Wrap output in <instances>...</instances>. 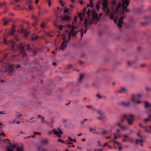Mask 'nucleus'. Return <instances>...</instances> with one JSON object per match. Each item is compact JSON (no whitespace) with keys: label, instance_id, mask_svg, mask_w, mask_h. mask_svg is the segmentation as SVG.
Masks as SVG:
<instances>
[{"label":"nucleus","instance_id":"nucleus-56","mask_svg":"<svg viewBox=\"0 0 151 151\" xmlns=\"http://www.w3.org/2000/svg\"><path fill=\"white\" fill-rule=\"evenodd\" d=\"M65 144H72L73 143L72 142H68V141H65L64 142H63Z\"/></svg>","mask_w":151,"mask_h":151},{"label":"nucleus","instance_id":"nucleus-6","mask_svg":"<svg viewBox=\"0 0 151 151\" xmlns=\"http://www.w3.org/2000/svg\"><path fill=\"white\" fill-rule=\"evenodd\" d=\"M57 129L59 132H58V131H56L55 128H54L53 130L48 132L49 134H51L53 132L55 135H57L59 137H61L60 134H62L63 133V132L59 127L57 128Z\"/></svg>","mask_w":151,"mask_h":151},{"label":"nucleus","instance_id":"nucleus-62","mask_svg":"<svg viewBox=\"0 0 151 151\" xmlns=\"http://www.w3.org/2000/svg\"><path fill=\"white\" fill-rule=\"evenodd\" d=\"M96 96L98 97L99 99H101V98L102 97L99 94H97L96 95Z\"/></svg>","mask_w":151,"mask_h":151},{"label":"nucleus","instance_id":"nucleus-2","mask_svg":"<svg viewBox=\"0 0 151 151\" xmlns=\"http://www.w3.org/2000/svg\"><path fill=\"white\" fill-rule=\"evenodd\" d=\"M129 0H123V2L122 4H121V3L119 2L114 10L115 12L118 13L119 12V9L122 6L123 8V12H124L125 10H126V12H129V10L127 9V6L129 4Z\"/></svg>","mask_w":151,"mask_h":151},{"label":"nucleus","instance_id":"nucleus-18","mask_svg":"<svg viewBox=\"0 0 151 151\" xmlns=\"http://www.w3.org/2000/svg\"><path fill=\"white\" fill-rule=\"evenodd\" d=\"M92 14H93V19H96L98 18V14L96 13L95 11H93L92 12Z\"/></svg>","mask_w":151,"mask_h":151},{"label":"nucleus","instance_id":"nucleus-15","mask_svg":"<svg viewBox=\"0 0 151 151\" xmlns=\"http://www.w3.org/2000/svg\"><path fill=\"white\" fill-rule=\"evenodd\" d=\"M116 0H113L112 2V5L113 6V10H114V8L118 6Z\"/></svg>","mask_w":151,"mask_h":151},{"label":"nucleus","instance_id":"nucleus-12","mask_svg":"<svg viewBox=\"0 0 151 151\" xmlns=\"http://www.w3.org/2000/svg\"><path fill=\"white\" fill-rule=\"evenodd\" d=\"M107 0H103V1H104L102 3V4L103 5V9L104 11H106V9H107L108 7V2L107 1Z\"/></svg>","mask_w":151,"mask_h":151},{"label":"nucleus","instance_id":"nucleus-34","mask_svg":"<svg viewBox=\"0 0 151 151\" xmlns=\"http://www.w3.org/2000/svg\"><path fill=\"white\" fill-rule=\"evenodd\" d=\"M142 127L145 129V130L146 132H149V133H151V132L147 128L146 126H142Z\"/></svg>","mask_w":151,"mask_h":151},{"label":"nucleus","instance_id":"nucleus-30","mask_svg":"<svg viewBox=\"0 0 151 151\" xmlns=\"http://www.w3.org/2000/svg\"><path fill=\"white\" fill-rule=\"evenodd\" d=\"M57 27L59 29L60 31L64 27L63 26L60 25H58Z\"/></svg>","mask_w":151,"mask_h":151},{"label":"nucleus","instance_id":"nucleus-41","mask_svg":"<svg viewBox=\"0 0 151 151\" xmlns=\"http://www.w3.org/2000/svg\"><path fill=\"white\" fill-rule=\"evenodd\" d=\"M91 12V10L89 9H88V11L86 12V14H88V16H89Z\"/></svg>","mask_w":151,"mask_h":151},{"label":"nucleus","instance_id":"nucleus-42","mask_svg":"<svg viewBox=\"0 0 151 151\" xmlns=\"http://www.w3.org/2000/svg\"><path fill=\"white\" fill-rule=\"evenodd\" d=\"M88 22V20L86 19L84 21V24L85 27H87V23Z\"/></svg>","mask_w":151,"mask_h":151},{"label":"nucleus","instance_id":"nucleus-50","mask_svg":"<svg viewBox=\"0 0 151 151\" xmlns=\"http://www.w3.org/2000/svg\"><path fill=\"white\" fill-rule=\"evenodd\" d=\"M113 142L115 143L116 144V145H121V144L120 143H119V142H116V141H115L114 140H113Z\"/></svg>","mask_w":151,"mask_h":151},{"label":"nucleus","instance_id":"nucleus-35","mask_svg":"<svg viewBox=\"0 0 151 151\" xmlns=\"http://www.w3.org/2000/svg\"><path fill=\"white\" fill-rule=\"evenodd\" d=\"M79 32H80V30L78 31H76L75 32H73V33H72L71 35H72L73 37H74Z\"/></svg>","mask_w":151,"mask_h":151},{"label":"nucleus","instance_id":"nucleus-48","mask_svg":"<svg viewBox=\"0 0 151 151\" xmlns=\"http://www.w3.org/2000/svg\"><path fill=\"white\" fill-rule=\"evenodd\" d=\"M121 129L123 130H124L127 127L125 126H122L120 127Z\"/></svg>","mask_w":151,"mask_h":151},{"label":"nucleus","instance_id":"nucleus-14","mask_svg":"<svg viewBox=\"0 0 151 151\" xmlns=\"http://www.w3.org/2000/svg\"><path fill=\"white\" fill-rule=\"evenodd\" d=\"M62 19L63 21H69L71 19V18L68 16L65 15L62 17Z\"/></svg>","mask_w":151,"mask_h":151},{"label":"nucleus","instance_id":"nucleus-23","mask_svg":"<svg viewBox=\"0 0 151 151\" xmlns=\"http://www.w3.org/2000/svg\"><path fill=\"white\" fill-rule=\"evenodd\" d=\"M6 4V3L4 1H3L2 2L0 3V7H1L3 6H5Z\"/></svg>","mask_w":151,"mask_h":151},{"label":"nucleus","instance_id":"nucleus-25","mask_svg":"<svg viewBox=\"0 0 151 151\" xmlns=\"http://www.w3.org/2000/svg\"><path fill=\"white\" fill-rule=\"evenodd\" d=\"M105 116L104 114L100 115V116L97 117L98 119L99 120H103V119H105Z\"/></svg>","mask_w":151,"mask_h":151},{"label":"nucleus","instance_id":"nucleus-44","mask_svg":"<svg viewBox=\"0 0 151 151\" xmlns=\"http://www.w3.org/2000/svg\"><path fill=\"white\" fill-rule=\"evenodd\" d=\"M148 24L146 22H142L141 23V24L142 25H147Z\"/></svg>","mask_w":151,"mask_h":151},{"label":"nucleus","instance_id":"nucleus-53","mask_svg":"<svg viewBox=\"0 0 151 151\" xmlns=\"http://www.w3.org/2000/svg\"><path fill=\"white\" fill-rule=\"evenodd\" d=\"M14 67L15 68H19L20 67V65L19 64H17L16 65H15L14 66Z\"/></svg>","mask_w":151,"mask_h":151},{"label":"nucleus","instance_id":"nucleus-51","mask_svg":"<svg viewBox=\"0 0 151 151\" xmlns=\"http://www.w3.org/2000/svg\"><path fill=\"white\" fill-rule=\"evenodd\" d=\"M33 137V136H28V137H24V139H27V138H31V137Z\"/></svg>","mask_w":151,"mask_h":151},{"label":"nucleus","instance_id":"nucleus-1","mask_svg":"<svg viewBox=\"0 0 151 151\" xmlns=\"http://www.w3.org/2000/svg\"><path fill=\"white\" fill-rule=\"evenodd\" d=\"M18 48L20 49V51L22 54V62H24V58L25 57L27 56L25 50V47H26L27 50L28 51H32L33 52V55H35L36 54V52L35 49H33L30 46L29 44L26 45L23 44H21L18 46Z\"/></svg>","mask_w":151,"mask_h":151},{"label":"nucleus","instance_id":"nucleus-43","mask_svg":"<svg viewBox=\"0 0 151 151\" xmlns=\"http://www.w3.org/2000/svg\"><path fill=\"white\" fill-rule=\"evenodd\" d=\"M69 11V9H65L64 10L63 13L65 14L66 13H68Z\"/></svg>","mask_w":151,"mask_h":151},{"label":"nucleus","instance_id":"nucleus-63","mask_svg":"<svg viewBox=\"0 0 151 151\" xmlns=\"http://www.w3.org/2000/svg\"><path fill=\"white\" fill-rule=\"evenodd\" d=\"M86 107L87 108H89L91 109H93V107L91 106L87 105L86 106Z\"/></svg>","mask_w":151,"mask_h":151},{"label":"nucleus","instance_id":"nucleus-32","mask_svg":"<svg viewBox=\"0 0 151 151\" xmlns=\"http://www.w3.org/2000/svg\"><path fill=\"white\" fill-rule=\"evenodd\" d=\"M41 134V133L40 132H35L33 133V135H32V136H33V137L32 138L34 137H35V136L37 134L38 135H40Z\"/></svg>","mask_w":151,"mask_h":151},{"label":"nucleus","instance_id":"nucleus-39","mask_svg":"<svg viewBox=\"0 0 151 151\" xmlns=\"http://www.w3.org/2000/svg\"><path fill=\"white\" fill-rule=\"evenodd\" d=\"M71 35H70V33L69 34V36H68V40H66V41L67 42V43L68 42H69Z\"/></svg>","mask_w":151,"mask_h":151},{"label":"nucleus","instance_id":"nucleus-29","mask_svg":"<svg viewBox=\"0 0 151 151\" xmlns=\"http://www.w3.org/2000/svg\"><path fill=\"white\" fill-rule=\"evenodd\" d=\"M114 12H111V13L110 15V18L111 19H114Z\"/></svg>","mask_w":151,"mask_h":151},{"label":"nucleus","instance_id":"nucleus-54","mask_svg":"<svg viewBox=\"0 0 151 151\" xmlns=\"http://www.w3.org/2000/svg\"><path fill=\"white\" fill-rule=\"evenodd\" d=\"M137 135L138 137L140 138H142V135H140L139 132L137 133Z\"/></svg>","mask_w":151,"mask_h":151},{"label":"nucleus","instance_id":"nucleus-36","mask_svg":"<svg viewBox=\"0 0 151 151\" xmlns=\"http://www.w3.org/2000/svg\"><path fill=\"white\" fill-rule=\"evenodd\" d=\"M97 113L100 115H104V114H103L101 111L100 110H99L97 111Z\"/></svg>","mask_w":151,"mask_h":151},{"label":"nucleus","instance_id":"nucleus-40","mask_svg":"<svg viewBox=\"0 0 151 151\" xmlns=\"http://www.w3.org/2000/svg\"><path fill=\"white\" fill-rule=\"evenodd\" d=\"M80 31L81 32V38H82L83 36V29L80 30Z\"/></svg>","mask_w":151,"mask_h":151},{"label":"nucleus","instance_id":"nucleus-10","mask_svg":"<svg viewBox=\"0 0 151 151\" xmlns=\"http://www.w3.org/2000/svg\"><path fill=\"white\" fill-rule=\"evenodd\" d=\"M14 68L11 65H8L6 67V70L9 73H12L14 72Z\"/></svg>","mask_w":151,"mask_h":151},{"label":"nucleus","instance_id":"nucleus-7","mask_svg":"<svg viewBox=\"0 0 151 151\" xmlns=\"http://www.w3.org/2000/svg\"><path fill=\"white\" fill-rule=\"evenodd\" d=\"M117 104L119 106L124 107H129L131 105V102L130 101L124 102V101H122L118 102Z\"/></svg>","mask_w":151,"mask_h":151},{"label":"nucleus","instance_id":"nucleus-27","mask_svg":"<svg viewBox=\"0 0 151 151\" xmlns=\"http://www.w3.org/2000/svg\"><path fill=\"white\" fill-rule=\"evenodd\" d=\"M38 37L37 36H33L32 37L31 40L34 41L37 39Z\"/></svg>","mask_w":151,"mask_h":151},{"label":"nucleus","instance_id":"nucleus-61","mask_svg":"<svg viewBox=\"0 0 151 151\" xmlns=\"http://www.w3.org/2000/svg\"><path fill=\"white\" fill-rule=\"evenodd\" d=\"M89 87V85L88 83H86L85 85V87L86 88H88Z\"/></svg>","mask_w":151,"mask_h":151},{"label":"nucleus","instance_id":"nucleus-17","mask_svg":"<svg viewBox=\"0 0 151 151\" xmlns=\"http://www.w3.org/2000/svg\"><path fill=\"white\" fill-rule=\"evenodd\" d=\"M145 104L144 107L146 109H147L149 107H150L151 104L147 101H144Z\"/></svg>","mask_w":151,"mask_h":151},{"label":"nucleus","instance_id":"nucleus-20","mask_svg":"<svg viewBox=\"0 0 151 151\" xmlns=\"http://www.w3.org/2000/svg\"><path fill=\"white\" fill-rule=\"evenodd\" d=\"M127 91L126 89L124 88H122L118 91V92L120 93H122L124 92Z\"/></svg>","mask_w":151,"mask_h":151},{"label":"nucleus","instance_id":"nucleus-4","mask_svg":"<svg viewBox=\"0 0 151 151\" xmlns=\"http://www.w3.org/2000/svg\"><path fill=\"white\" fill-rule=\"evenodd\" d=\"M47 145V140L46 139H43L39 145V150L40 151H45V148Z\"/></svg>","mask_w":151,"mask_h":151},{"label":"nucleus","instance_id":"nucleus-64","mask_svg":"<svg viewBox=\"0 0 151 151\" xmlns=\"http://www.w3.org/2000/svg\"><path fill=\"white\" fill-rule=\"evenodd\" d=\"M32 18L34 19L36 21H37L38 20L37 18L35 16H33Z\"/></svg>","mask_w":151,"mask_h":151},{"label":"nucleus","instance_id":"nucleus-46","mask_svg":"<svg viewBox=\"0 0 151 151\" xmlns=\"http://www.w3.org/2000/svg\"><path fill=\"white\" fill-rule=\"evenodd\" d=\"M34 117H32V118H31L30 119V122H29L30 123H32L34 122H36V120H34Z\"/></svg>","mask_w":151,"mask_h":151},{"label":"nucleus","instance_id":"nucleus-57","mask_svg":"<svg viewBox=\"0 0 151 151\" xmlns=\"http://www.w3.org/2000/svg\"><path fill=\"white\" fill-rule=\"evenodd\" d=\"M146 90L147 91H151V88H149L147 87L146 88Z\"/></svg>","mask_w":151,"mask_h":151},{"label":"nucleus","instance_id":"nucleus-19","mask_svg":"<svg viewBox=\"0 0 151 151\" xmlns=\"http://www.w3.org/2000/svg\"><path fill=\"white\" fill-rule=\"evenodd\" d=\"M151 118V114H148V118H145L143 119V121L145 122H149L150 121V119Z\"/></svg>","mask_w":151,"mask_h":151},{"label":"nucleus","instance_id":"nucleus-13","mask_svg":"<svg viewBox=\"0 0 151 151\" xmlns=\"http://www.w3.org/2000/svg\"><path fill=\"white\" fill-rule=\"evenodd\" d=\"M124 17H120L119 19V20L118 21V23H117V26L119 28H120L122 27V24L123 23V19H124Z\"/></svg>","mask_w":151,"mask_h":151},{"label":"nucleus","instance_id":"nucleus-38","mask_svg":"<svg viewBox=\"0 0 151 151\" xmlns=\"http://www.w3.org/2000/svg\"><path fill=\"white\" fill-rule=\"evenodd\" d=\"M132 98L131 99V100L133 101L134 102H135V100L134 99V94L132 95Z\"/></svg>","mask_w":151,"mask_h":151},{"label":"nucleus","instance_id":"nucleus-49","mask_svg":"<svg viewBox=\"0 0 151 151\" xmlns=\"http://www.w3.org/2000/svg\"><path fill=\"white\" fill-rule=\"evenodd\" d=\"M39 11L38 13V16H40L41 14V10L40 9H41L40 7H39Z\"/></svg>","mask_w":151,"mask_h":151},{"label":"nucleus","instance_id":"nucleus-8","mask_svg":"<svg viewBox=\"0 0 151 151\" xmlns=\"http://www.w3.org/2000/svg\"><path fill=\"white\" fill-rule=\"evenodd\" d=\"M66 38L64 37L63 40V42L62 43L60 47V49L63 50L66 49L67 47V42L65 40Z\"/></svg>","mask_w":151,"mask_h":151},{"label":"nucleus","instance_id":"nucleus-45","mask_svg":"<svg viewBox=\"0 0 151 151\" xmlns=\"http://www.w3.org/2000/svg\"><path fill=\"white\" fill-rule=\"evenodd\" d=\"M93 131H96V130L95 129H93V128L91 127H90L89 129V131L90 132H92Z\"/></svg>","mask_w":151,"mask_h":151},{"label":"nucleus","instance_id":"nucleus-11","mask_svg":"<svg viewBox=\"0 0 151 151\" xmlns=\"http://www.w3.org/2000/svg\"><path fill=\"white\" fill-rule=\"evenodd\" d=\"M86 76V74L85 73H82L80 74L79 78L78 80V82L79 83H81L83 82L84 78Z\"/></svg>","mask_w":151,"mask_h":151},{"label":"nucleus","instance_id":"nucleus-33","mask_svg":"<svg viewBox=\"0 0 151 151\" xmlns=\"http://www.w3.org/2000/svg\"><path fill=\"white\" fill-rule=\"evenodd\" d=\"M82 15H83V14H82V13L81 12L78 15V17L80 18V19L81 21L83 20V18L82 17Z\"/></svg>","mask_w":151,"mask_h":151},{"label":"nucleus","instance_id":"nucleus-52","mask_svg":"<svg viewBox=\"0 0 151 151\" xmlns=\"http://www.w3.org/2000/svg\"><path fill=\"white\" fill-rule=\"evenodd\" d=\"M81 4V5H82L84 2V1L83 0H80L78 1Z\"/></svg>","mask_w":151,"mask_h":151},{"label":"nucleus","instance_id":"nucleus-9","mask_svg":"<svg viewBox=\"0 0 151 151\" xmlns=\"http://www.w3.org/2000/svg\"><path fill=\"white\" fill-rule=\"evenodd\" d=\"M4 43L6 44H9L12 46V47L13 48L15 45L14 42L12 41H7L5 37L4 38Z\"/></svg>","mask_w":151,"mask_h":151},{"label":"nucleus","instance_id":"nucleus-59","mask_svg":"<svg viewBox=\"0 0 151 151\" xmlns=\"http://www.w3.org/2000/svg\"><path fill=\"white\" fill-rule=\"evenodd\" d=\"M114 138L113 139L112 141L114 140V139H116L117 138V136L115 134H114Z\"/></svg>","mask_w":151,"mask_h":151},{"label":"nucleus","instance_id":"nucleus-16","mask_svg":"<svg viewBox=\"0 0 151 151\" xmlns=\"http://www.w3.org/2000/svg\"><path fill=\"white\" fill-rule=\"evenodd\" d=\"M76 26L75 25H74V22H72V24L71 25V29L70 31V35H71L72 33H73V31L74 29H76Z\"/></svg>","mask_w":151,"mask_h":151},{"label":"nucleus","instance_id":"nucleus-21","mask_svg":"<svg viewBox=\"0 0 151 151\" xmlns=\"http://www.w3.org/2000/svg\"><path fill=\"white\" fill-rule=\"evenodd\" d=\"M10 20H6L5 19H4L3 20V21L4 22V25H6L9 22H11Z\"/></svg>","mask_w":151,"mask_h":151},{"label":"nucleus","instance_id":"nucleus-55","mask_svg":"<svg viewBox=\"0 0 151 151\" xmlns=\"http://www.w3.org/2000/svg\"><path fill=\"white\" fill-rule=\"evenodd\" d=\"M87 120V119H84L83 121H81V123L82 124H83V123L85 122Z\"/></svg>","mask_w":151,"mask_h":151},{"label":"nucleus","instance_id":"nucleus-60","mask_svg":"<svg viewBox=\"0 0 151 151\" xmlns=\"http://www.w3.org/2000/svg\"><path fill=\"white\" fill-rule=\"evenodd\" d=\"M86 8H84L83 9V16H84V14H85V12L86 11Z\"/></svg>","mask_w":151,"mask_h":151},{"label":"nucleus","instance_id":"nucleus-26","mask_svg":"<svg viewBox=\"0 0 151 151\" xmlns=\"http://www.w3.org/2000/svg\"><path fill=\"white\" fill-rule=\"evenodd\" d=\"M15 122L17 124H19L20 123V122L19 121H16L15 119H14L12 121L10 122V124H14Z\"/></svg>","mask_w":151,"mask_h":151},{"label":"nucleus","instance_id":"nucleus-22","mask_svg":"<svg viewBox=\"0 0 151 151\" xmlns=\"http://www.w3.org/2000/svg\"><path fill=\"white\" fill-rule=\"evenodd\" d=\"M15 31V29H14V27H12V29L9 32V35H13L14 32Z\"/></svg>","mask_w":151,"mask_h":151},{"label":"nucleus","instance_id":"nucleus-31","mask_svg":"<svg viewBox=\"0 0 151 151\" xmlns=\"http://www.w3.org/2000/svg\"><path fill=\"white\" fill-rule=\"evenodd\" d=\"M38 117H39L40 119H41L42 122L43 123L44 122V118L42 116L40 115H38Z\"/></svg>","mask_w":151,"mask_h":151},{"label":"nucleus","instance_id":"nucleus-5","mask_svg":"<svg viewBox=\"0 0 151 151\" xmlns=\"http://www.w3.org/2000/svg\"><path fill=\"white\" fill-rule=\"evenodd\" d=\"M128 116L130 118H128L126 115L124 114L123 115V117L126 119L128 121V123L131 125L133 124V121L134 120V115L132 114H129L128 115Z\"/></svg>","mask_w":151,"mask_h":151},{"label":"nucleus","instance_id":"nucleus-28","mask_svg":"<svg viewBox=\"0 0 151 151\" xmlns=\"http://www.w3.org/2000/svg\"><path fill=\"white\" fill-rule=\"evenodd\" d=\"M92 2H93V0H90V2H89V4H88L87 5V6L90 7V6H91V7L92 8L93 6V5L92 3Z\"/></svg>","mask_w":151,"mask_h":151},{"label":"nucleus","instance_id":"nucleus-58","mask_svg":"<svg viewBox=\"0 0 151 151\" xmlns=\"http://www.w3.org/2000/svg\"><path fill=\"white\" fill-rule=\"evenodd\" d=\"M5 114V111H0V114Z\"/></svg>","mask_w":151,"mask_h":151},{"label":"nucleus","instance_id":"nucleus-24","mask_svg":"<svg viewBox=\"0 0 151 151\" xmlns=\"http://www.w3.org/2000/svg\"><path fill=\"white\" fill-rule=\"evenodd\" d=\"M46 27V23L44 22H43L40 24V27L42 28H44Z\"/></svg>","mask_w":151,"mask_h":151},{"label":"nucleus","instance_id":"nucleus-37","mask_svg":"<svg viewBox=\"0 0 151 151\" xmlns=\"http://www.w3.org/2000/svg\"><path fill=\"white\" fill-rule=\"evenodd\" d=\"M59 3L61 4V5L62 6H64V4L65 3V2L62 0H60V1H59Z\"/></svg>","mask_w":151,"mask_h":151},{"label":"nucleus","instance_id":"nucleus-3","mask_svg":"<svg viewBox=\"0 0 151 151\" xmlns=\"http://www.w3.org/2000/svg\"><path fill=\"white\" fill-rule=\"evenodd\" d=\"M6 140L8 142H9V140L8 139H7ZM9 144L10 146H8L7 148V151H13V150L16 149L17 151H23V148L22 147H18L17 144H14L13 145H12L9 142L7 143Z\"/></svg>","mask_w":151,"mask_h":151},{"label":"nucleus","instance_id":"nucleus-47","mask_svg":"<svg viewBox=\"0 0 151 151\" xmlns=\"http://www.w3.org/2000/svg\"><path fill=\"white\" fill-rule=\"evenodd\" d=\"M134 61H132V62L128 61V65L130 66L132 64V63H134Z\"/></svg>","mask_w":151,"mask_h":151}]
</instances>
